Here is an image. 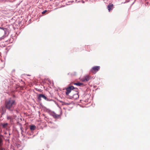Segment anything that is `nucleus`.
Masks as SVG:
<instances>
[{"label": "nucleus", "instance_id": "5", "mask_svg": "<svg viewBox=\"0 0 150 150\" xmlns=\"http://www.w3.org/2000/svg\"><path fill=\"white\" fill-rule=\"evenodd\" d=\"M7 118L8 120H9L11 123H13L14 118L12 116H7Z\"/></svg>", "mask_w": 150, "mask_h": 150}, {"label": "nucleus", "instance_id": "14", "mask_svg": "<svg viewBox=\"0 0 150 150\" xmlns=\"http://www.w3.org/2000/svg\"><path fill=\"white\" fill-rule=\"evenodd\" d=\"M0 150H6V149L2 147V146H0Z\"/></svg>", "mask_w": 150, "mask_h": 150}, {"label": "nucleus", "instance_id": "8", "mask_svg": "<svg viewBox=\"0 0 150 150\" xmlns=\"http://www.w3.org/2000/svg\"><path fill=\"white\" fill-rule=\"evenodd\" d=\"M79 97V95L78 94V93L76 92V93L74 94L73 96V98L75 99L78 98Z\"/></svg>", "mask_w": 150, "mask_h": 150}, {"label": "nucleus", "instance_id": "6", "mask_svg": "<svg viewBox=\"0 0 150 150\" xmlns=\"http://www.w3.org/2000/svg\"><path fill=\"white\" fill-rule=\"evenodd\" d=\"M90 77L88 76H86L82 79V81L83 82H86L89 80Z\"/></svg>", "mask_w": 150, "mask_h": 150}, {"label": "nucleus", "instance_id": "10", "mask_svg": "<svg viewBox=\"0 0 150 150\" xmlns=\"http://www.w3.org/2000/svg\"><path fill=\"white\" fill-rule=\"evenodd\" d=\"M36 129V126L34 125H32L30 126V129L31 130H34Z\"/></svg>", "mask_w": 150, "mask_h": 150}, {"label": "nucleus", "instance_id": "3", "mask_svg": "<svg viewBox=\"0 0 150 150\" xmlns=\"http://www.w3.org/2000/svg\"><path fill=\"white\" fill-rule=\"evenodd\" d=\"M41 98H43L46 100H48V99L43 94H40L38 95L37 98L39 101H40L41 100Z\"/></svg>", "mask_w": 150, "mask_h": 150}, {"label": "nucleus", "instance_id": "2", "mask_svg": "<svg viewBox=\"0 0 150 150\" xmlns=\"http://www.w3.org/2000/svg\"><path fill=\"white\" fill-rule=\"evenodd\" d=\"M75 89L77 90V88H76L74 87L73 86H71L66 89V95L68 96L69 93L71 92V90L73 89Z\"/></svg>", "mask_w": 150, "mask_h": 150}, {"label": "nucleus", "instance_id": "12", "mask_svg": "<svg viewBox=\"0 0 150 150\" xmlns=\"http://www.w3.org/2000/svg\"><path fill=\"white\" fill-rule=\"evenodd\" d=\"M3 128H5L8 125L7 123H5L4 124H1Z\"/></svg>", "mask_w": 150, "mask_h": 150}, {"label": "nucleus", "instance_id": "7", "mask_svg": "<svg viewBox=\"0 0 150 150\" xmlns=\"http://www.w3.org/2000/svg\"><path fill=\"white\" fill-rule=\"evenodd\" d=\"M113 8V5L112 4L110 3L108 6L107 8L108 9L109 11L110 12L112 10Z\"/></svg>", "mask_w": 150, "mask_h": 150}, {"label": "nucleus", "instance_id": "18", "mask_svg": "<svg viewBox=\"0 0 150 150\" xmlns=\"http://www.w3.org/2000/svg\"><path fill=\"white\" fill-rule=\"evenodd\" d=\"M14 117H16V116H14Z\"/></svg>", "mask_w": 150, "mask_h": 150}, {"label": "nucleus", "instance_id": "1", "mask_svg": "<svg viewBox=\"0 0 150 150\" xmlns=\"http://www.w3.org/2000/svg\"><path fill=\"white\" fill-rule=\"evenodd\" d=\"M5 105L6 108L7 109L10 111L12 112L16 105V103L15 100L10 99L6 100Z\"/></svg>", "mask_w": 150, "mask_h": 150}, {"label": "nucleus", "instance_id": "4", "mask_svg": "<svg viewBox=\"0 0 150 150\" xmlns=\"http://www.w3.org/2000/svg\"><path fill=\"white\" fill-rule=\"evenodd\" d=\"M100 69V66L94 67L91 69V71L95 74Z\"/></svg>", "mask_w": 150, "mask_h": 150}, {"label": "nucleus", "instance_id": "16", "mask_svg": "<svg viewBox=\"0 0 150 150\" xmlns=\"http://www.w3.org/2000/svg\"><path fill=\"white\" fill-rule=\"evenodd\" d=\"M47 11L46 10H45L42 12V14H44L47 12Z\"/></svg>", "mask_w": 150, "mask_h": 150}, {"label": "nucleus", "instance_id": "9", "mask_svg": "<svg viewBox=\"0 0 150 150\" xmlns=\"http://www.w3.org/2000/svg\"><path fill=\"white\" fill-rule=\"evenodd\" d=\"M2 136L0 135V146H3V140L2 139Z\"/></svg>", "mask_w": 150, "mask_h": 150}, {"label": "nucleus", "instance_id": "13", "mask_svg": "<svg viewBox=\"0 0 150 150\" xmlns=\"http://www.w3.org/2000/svg\"><path fill=\"white\" fill-rule=\"evenodd\" d=\"M53 116L55 118H58L59 117V115L56 114L55 113H54L53 114Z\"/></svg>", "mask_w": 150, "mask_h": 150}, {"label": "nucleus", "instance_id": "11", "mask_svg": "<svg viewBox=\"0 0 150 150\" xmlns=\"http://www.w3.org/2000/svg\"><path fill=\"white\" fill-rule=\"evenodd\" d=\"M74 85H76L78 86H81L83 85V83H79V82L74 83Z\"/></svg>", "mask_w": 150, "mask_h": 150}, {"label": "nucleus", "instance_id": "17", "mask_svg": "<svg viewBox=\"0 0 150 150\" xmlns=\"http://www.w3.org/2000/svg\"><path fill=\"white\" fill-rule=\"evenodd\" d=\"M73 90H74V91H76V92H77L78 91V89L77 88V90H76V89H73Z\"/></svg>", "mask_w": 150, "mask_h": 150}, {"label": "nucleus", "instance_id": "15", "mask_svg": "<svg viewBox=\"0 0 150 150\" xmlns=\"http://www.w3.org/2000/svg\"><path fill=\"white\" fill-rule=\"evenodd\" d=\"M0 29L4 30V31L5 33H6V31H5V30L6 29V28L0 27Z\"/></svg>", "mask_w": 150, "mask_h": 150}]
</instances>
